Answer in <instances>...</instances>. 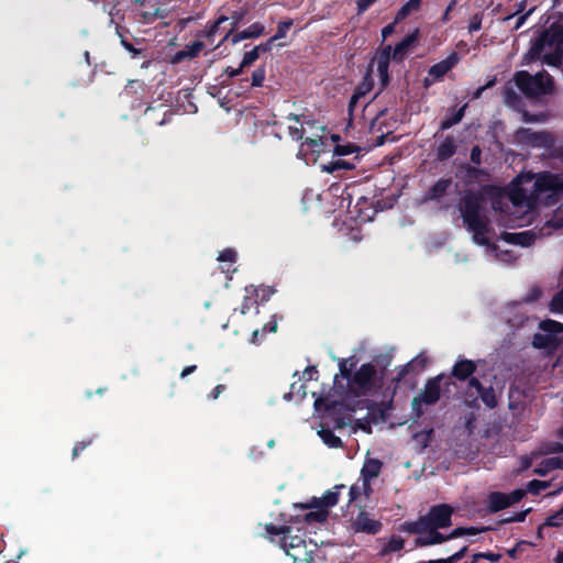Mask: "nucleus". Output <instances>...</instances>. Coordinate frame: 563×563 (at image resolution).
I'll return each instance as SVG.
<instances>
[{
    "label": "nucleus",
    "instance_id": "obj_55",
    "mask_svg": "<svg viewBox=\"0 0 563 563\" xmlns=\"http://www.w3.org/2000/svg\"><path fill=\"white\" fill-rule=\"evenodd\" d=\"M533 11V9H530L527 13L525 14H521L517 18V21H516V24H515V30H518L519 27H521V25H523V23L526 22L528 15Z\"/></svg>",
    "mask_w": 563,
    "mask_h": 563
},
{
    "label": "nucleus",
    "instance_id": "obj_60",
    "mask_svg": "<svg viewBox=\"0 0 563 563\" xmlns=\"http://www.w3.org/2000/svg\"><path fill=\"white\" fill-rule=\"evenodd\" d=\"M186 58H188V56H187V52H186V49L184 48V49H181V51L177 52V53L174 55V57H173V62H174V63H180L181 60H184V59H186Z\"/></svg>",
    "mask_w": 563,
    "mask_h": 563
},
{
    "label": "nucleus",
    "instance_id": "obj_14",
    "mask_svg": "<svg viewBox=\"0 0 563 563\" xmlns=\"http://www.w3.org/2000/svg\"><path fill=\"white\" fill-rule=\"evenodd\" d=\"M419 30L416 29L411 34L407 35L399 42L395 48H391V57L401 60L417 44Z\"/></svg>",
    "mask_w": 563,
    "mask_h": 563
},
{
    "label": "nucleus",
    "instance_id": "obj_28",
    "mask_svg": "<svg viewBox=\"0 0 563 563\" xmlns=\"http://www.w3.org/2000/svg\"><path fill=\"white\" fill-rule=\"evenodd\" d=\"M354 165L347 161L338 158L321 166L322 172L334 174L339 170L352 169Z\"/></svg>",
    "mask_w": 563,
    "mask_h": 563
},
{
    "label": "nucleus",
    "instance_id": "obj_13",
    "mask_svg": "<svg viewBox=\"0 0 563 563\" xmlns=\"http://www.w3.org/2000/svg\"><path fill=\"white\" fill-rule=\"evenodd\" d=\"M316 550L317 544L309 541L294 551L289 550L287 555L292 559V563H313Z\"/></svg>",
    "mask_w": 563,
    "mask_h": 563
},
{
    "label": "nucleus",
    "instance_id": "obj_38",
    "mask_svg": "<svg viewBox=\"0 0 563 563\" xmlns=\"http://www.w3.org/2000/svg\"><path fill=\"white\" fill-rule=\"evenodd\" d=\"M205 47V44L200 41H196L194 43H191L190 45H187L185 47L186 52H187V56L188 58H195L196 56H198L200 54V52Z\"/></svg>",
    "mask_w": 563,
    "mask_h": 563
},
{
    "label": "nucleus",
    "instance_id": "obj_51",
    "mask_svg": "<svg viewBox=\"0 0 563 563\" xmlns=\"http://www.w3.org/2000/svg\"><path fill=\"white\" fill-rule=\"evenodd\" d=\"M474 556H475L476 560L478 558H484V559L489 560L490 562H497L500 559V554L490 553V552L489 553H479V554H476Z\"/></svg>",
    "mask_w": 563,
    "mask_h": 563
},
{
    "label": "nucleus",
    "instance_id": "obj_34",
    "mask_svg": "<svg viewBox=\"0 0 563 563\" xmlns=\"http://www.w3.org/2000/svg\"><path fill=\"white\" fill-rule=\"evenodd\" d=\"M405 545V541L400 537H393L385 545L383 552L390 553L400 551Z\"/></svg>",
    "mask_w": 563,
    "mask_h": 563
},
{
    "label": "nucleus",
    "instance_id": "obj_26",
    "mask_svg": "<svg viewBox=\"0 0 563 563\" xmlns=\"http://www.w3.org/2000/svg\"><path fill=\"white\" fill-rule=\"evenodd\" d=\"M323 146H324V141L322 140V137H318V139L307 137L301 143L300 150L298 152V157L305 158L306 150H311L312 152H320Z\"/></svg>",
    "mask_w": 563,
    "mask_h": 563
},
{
    "label": "nucleus",
    "instance_id": "obj_45",
    "mask_svg": "<svg viewBox=\"0 0 563 563\" xmlns=\"http://www.w3.org/2000/svg\"><path fill=\"white\" fill-rule=\"evenodd\" d=\"M482 21H483L482 14L477 13V14L473 15L470 21V24H468V32L474 33V32L479 31L482 27Z\"/></svg>",
    "mask_w": 563,
    "mask_h": 563
},
{
    "label": "nucleus",
    "instance_id": "obj_63",
    "mask_svg": "<svg viewBox=\"0 0 563 563\" xmlns=\"http://www.w3.org/2000/svg\"><path fill=\"white\" fill-rule=\"evenodd\" d=\"M553 222L555 227L563 229V211L554 216Z\"/></svg>",
    "mask_w": 563,
    "mask_h": 563
},
{
    "label": "nucleus",
    "instance_id": "obj_54",
    "mask_svg": "<svg viewBox=\"0 0 563 563\" xmlns=\"http://www.w3.org/2000/svg\"><path fill=\"white\" fill-rule=\"evenodd\" d=\"M376 0H358L357 7L360 12L367 10Z\"/></svg>",
    "mask_w": 563,
    "mask_h": 563
},
{
    "label": "nucleus",
    "instance_id": "obj_31",
    "mask_svg": "<svg viewBox=\"0 0 563 563\" xmlns=\"http://www.w3.org/2000/svg\"><path fill=\"white\" fill-rule=\"evenodd\" d=\"M466 551H467V545H464L449 558L429 560L427 563H457L465 555Z\"/></svg>",
    "mask_w": 563,
    "mask_h": 563
},
{
    "label": "nucleus",
    "instance_id": "obj_52",
    "mask_svg": "<svg viewBox=\"0 0 563 563\" xmlns=\"http://www.w3.org/2000/svg\"><path fill=\"white\" fill-rule=\"evenodd\" d=\"M526 516H527V511H521L517 515H515L514 517H510V518H506L504 521L505 522H521L526 519Z\"/></svg>",
    "mask_w": 563,
    "mask_h": 563
},
{
    "label": "nucleus",
    "instance_id": "obj_6",
    "mask_svg": "<svg viewBox=\"0 0 563 563\" xmlns=\"http://www.w3.org/2000/svg\"><path fill=\"white\" fill-rule=\"evenodd\" d=\"M515 84L529 98L549 95L554 89L552 78L545 73L532 76L528 71H518L515 75Z\"/></svg>",
    "mask_w": 563,
    "mask_h": 563
},
{
    "label": "nucleus",
    "instance_id": "obj_47",
    "mask_svg": "<svg viewBox=\"0 0 563 563\" xmlns=\"http://www.w3.org/2000/svg\"><path fill=\"white\" fill-rule=\"evenodd\" d=\"M525 495H526L525 489H516V490L511 492L510 494H507L509 506L520 501Z\"/></svg>",
    "mask_w": 563,
    "mask_h": 563
},
{
    "label": "nucleus",
    "instance_id": "obj_58",
    "mask_svg": "<svg viewBox=\"0 0 563 563\" xmlns=\"http://www.w3.org/2000/svg\"><path fill=\"white\" fill-rule=\"evenodd\" d=\"M395 25L396 23H390L388 25H386L383 30H382V35L384 38L388 37L389 35H391L395 31Z\"/></svg>",
    "mask_w": 563,
    "mask_h": 563
},
{
    "label": "nucleus",
    "instance_id": "obj_33",
    "mask_svg": "<svg viewBox=\"0 0 563 563\" xmlns=\"http://www.w3.org/2000/svg\"><path fill=\"white\" fill-rule=\"evenodd\" d=\"M549 308L552 313L563 314V288L554 295Z\"/></svg>",
    "mask_w": 563,
    "mask_h": 563
},
{
    "label": "nucleus",
    "instance_id": "obj_36",
    "mask_svg": "<svg viewBox=\"0 0 563 563\" xmlns=\"http://www.w3.org/2000/svg\"><path fill=\"white\" fill-rule=\"evenodd\" d=\"M252 308H257V298L255 295L246 294L240 311L242 314H246Z\"/></svg>",
    "mask_w": 563,
    "mask_h": 563
},
{
    "label": "nucleus",
    "instance_id": "obj_44",
    "mask_svg": "<svg viewBox=\"0 0 563 563\" xmlns=\"http://www.w3.org/2000/svg\"><path fill=\"white\" fill-rule=\"evenodd\" d=\"M464 108H465V107H462V108H461V109H460V110L454 114V117H453V118H451V119H448V120L443 121V122H442V129H449V128H451L452 125H454V124L459 123V122L462 120L463 115H464Z\"/></svg>",
    "mask_w": 563,
    "mask_h": 563
},
{
    "label": "nucleus",
    "instance_id": "obj_16",
    "mask_svg": "<svg viewBox=\"0 0 563 563\" xmlns=\"http://www.w3.org/2000/svg\"><path fill=\"white\" fill-rule=\"evenodd\" d=\"M382 466V462L377 459L366 460L361 472L363 477V488L365 490L369 489V482L378 476Z\"/></svg>",
    "mask_w": 563,
    "mask_h": 563
},
{
    "label": "nucleus",
    "instance_id": "obj_37",
    "mask_svg": "<svg viewBox=\"0 0 563 563\" xmlns=\"http://www.w3.org/2000/svg\"><path fill=\"white\" fill-rule=\"evenodd\" d=\"M328 518V512L325 510H317L310 511L306 514L305 520L307 522H323Z\"/></svg>",
    "mask_w": 563,
    "mask_h": 563
},
{
    "label": "nucleus",
    "instance_id": "obj_53",
    "mask_svg": "<svg viewBox=\"0 0 563 563\" xmlns=\"http://www.w3.org/2000/svg\"><path fill=\"white\" fill-rule=\"evenodd\" d=\"M481 154H482V152H481L479 147H477V146L473 147L472 152H471L472 162L478 165L481 163Z\"/></svg>",
    "mask_w": 563,
    "mask_h": 563
},
{
    "label": "nucleus",
    "instance_id": "obj_24",
    "mask_svg": "<svg viewBox=\"0 0 563 563\" xmlns=\"http://www.w3.org/2000/svg\"><path fill=\"white\" fill-rule=\"evenodd\" d=\"M475 371V364L470 360H462L453 367V375L459 379H465Z\"/></svg>",
    "mask_w": 563,
    "mask_h": 563
},
{
    "label": "nucleus",
    "instance_id": "obj_59",
    "mask_svg": "<svg viewBox=\"0 0 563 563\" xmlns=\"http://www.w3.org/2000/svg\"><path fill=\"white\" fill-rule=\"evenodd\" d=\"M90 443V441L88 442H79L77 443L75 446H74V450H73V457H76L80 451L85 450L86 446Z\"/></svg>",
    "mask_w": 563,
    "mask_h": 563
},
{
    "label": "nucleus",
    "instance_id": "obj_4",
    "mask_svg": "<svg viewBox=\"0 0 563 563\" xmlns=\"http://www.w3.org/2000/svg\"><path fill=\"white\" fill-rule=\"evenodd\" d=\"M452 514V507L442 504L432 507L426 516L410 523L408 530L418 534L416 544L420 547L434 545L466 534L477 533L475 528H456L448 536L438 532V529L451 526Z\"/></svg>",
    "mask_w": 563,
    "mask_h": 563
},
{
    "label": "nucleus",
    "instance_id": "obj_62",
    "mask_svg": "<svg viewBox=\"0 0 563 563\" xmlns=\"http://www.w3.org/2000/svg\"><path fill=\"white\" fill-rule=\"evenodd\" d=\"M504 93H505V102L510 104L512 96H515V92H514L512 88L511 87H506Z\"/></svg>",
    "mask_w": 563,
    "mask_h": 563
},
{
    "label": "nucleus",
    "instance_id": "obj_48",
    "mask_svg": "<svg viewBox=\"0 0 563 563\" xmlns=\"http://www.w3.org/2000/svg\"><path fill=\"white\" fill-rule=\"evenodd\" d=\"M117 33L118 35L121 37V44L122 46L129 51L130 53H132L133 56H136L137 54H140V51L136 49L131 43H129L126 40H124L119 31V27H117Z\"/></svg>",
    "mask_w": 563,
    "mask_h": 563
},
{
    "label": "nucleus",
    "instance_id": "obj_3",
    "mask_svg": "<svg viewBox=\"0 0 563 563\" xmlns=\"http://www.w3.org/2000/svg\"><path fill=\"white\" fill-rule=\"evenodd\" d=\"M460 211L467 231L472 233L474 243L485 247V253L490 262L511 264L517 260V254L512 250L503 249L499 244L492 243L495 232L489 227L481 201L475 195L467 194L463 197Z\"/></svg>",
    "mask_w": 563,
    "mask_h": 563
},
{
    "label": "nucleus",
    "instance_id": "obj_21",
    "mask_svg": "<svg viewBox=\"0 0 563 563\" xmlns=\"http://www.w3.org/2000/svg\"><path fill=\"white\" fill-rule=\"evenodd\" d=\"M264 30H265V27L262 23H258V22L253 23L247 29L233 35L232 43L236 44L246 38H256L264 33Z\"/></svg>",
    "mask_w": 563,
    "mask_h": 563
},
{
    "label": "nucleus",
    "instance_id": "obj_61",
    "mask_svg": "<svg viewBox=\"0 0 563 563\" xmlns=\"http://www.w3.org/2000/svg\"><path fill=\"white\" fill-rule=\"evenodd\" d=\"M224 388L225 386L221 384L216 386V388L209 395V398L213 400L217 399L220 396V394L224 390Z\"/></svg>",
    "mask_w": 563,
    "mask_h": 563
},
{
    "label": "nucleus",
    "instance_id": "obj_35",
    "mask_svg": "<svg viewBox=\"0 0 563 563\" xmlns=\"http://www.w3.org/2000/svg\"><path fill=\"white\" fill-rule=\"evenodd\" d=\"M549 486L550 482L533 479L528 483L527 490L531 494L538 495Z\"/></svg>",
    "mask_w": 563,
    "mask_h": 563
},
{
    "label": "nucleus",
    "instance_id": "obj_23",
    "mask_svg": "<svg viewBox=\"0 0 563 563\" xmlns=\"http://www.w3.org/2000/svg\"><path fill=\"white\" fill-rule=\"evenodd\" d=\"M451 185V179L438 180L426 194L424 200H434L441 198L448 191Z\"/></svg>",
    "mask_w": 563,
    "mask_h": 563
},
{
    "label": "nucleus",
    "instance_id": "obj_39",
    "mask_svg": "<svg viewBox=\"0 0 563 563\" xmlns=\"http://www.w3.org/2000/svg\"><path fill=\"white\" fill-rule=\"evenodd\" d=\"M292 25L291 20L283 21L278 24L276 34L272 37L274 41L284 38L287 35L288 30Z\"/></svg>",
    "mask_w": 563,
    "mask_h": 563
},
{
    "label": "nucleus",
    "instance_id": "obj_64",
    "mask_svg": "<svg viewBox=\"0 0 563 563\" xmlns=\"http://www.w3.org/2000/svg\"><path fill=\"white\" fill-rule=\"evenodd\" d=\"M196 371V365H189V366H186L181 374H180V377L181 378H185L187 375L194 373Z\"/></svg>",
    "mask_w": 563,
    "mask_h": 563
},
{
    "label": "nucleus",
    "instance_id": "obj_42",
    "mask_svg": "<svg viewBox=\"0 0 563 563\" xmlns=\"http://www.w3.org/2000/svg\"><path fill=\"white\" fill-rule=\"evenodd\" d=\"M265 80V69L260 67L255 69L252 74V86L261 87Z\"/></svg>",
    "mask_w": 563,
    "mask_h": 563
},
{
    "label": "nucleus",
    "instance_id": "obj_40",
    "mask_svg": "<svg viewBox=\"0 0 563 563\" xmlns=\"http://www.w3.org/2000/svg\"><path fill=\"white\" fill-rule=\"evenodd\" d=\"M258 57L260 54L255 48L246 52L241 62V68L251 66Z\"/></svg>",
    "mask_w": 563,
    "mask_h": 563
},
{
    "label": "nucleus",
    "instance_id": "obj_41",
    "mask_svg": "<svg viewBox=\"0 0 563 563\" xmlns=\"http://www.w3.org/2000/svg\"><path fill=\"white\" fill-rule=\"evenodd\" d=\"M218 261L233 264L236 261V252L232 249H227L219 254Z\"/></svg>",
    "mask_w": 563,
    "mask_h": 563
},
{
    "label": "nucleus",
    "instance_id": "obj_30",
    "mask_svg": "<svg viewBox=\"0 0 563 563\" xmlns=\"http://www.w3.org/2000/svg\"><path fill=\"white\" fill-rule=\"evenodd\" d=\"M245 294H252L255 295L257 299H261V301H267L271 296L274 294V290L271 287H261L257 288L253 285L245 287Z\"/></svg>",
    "mask_w": 563,
    "mask_h": 563
},
{
    "label": "nucleus",
    "instance_id": "obj_29",
    "mask_svg": "<svg viewBox=\"0 0 563 563\" xmlns=\"http://www.w3.org/2000/svg\"><path fill=\"white\" fill-rule=\"evenodd\" d=\"M318 434L323 443L329 448H340L342 445L341 439L336 437L330 429L322 428L318 431Z\"/></svg>",
    "mask_w": 563,
    "mask_h": 563
},
{
    "label": "nucleus",
    "instance_id": "obj_11",
    "mask_svg": "<svg viewBox=\"0 0 563 563\" xmlns=\"http://www.w3.org/2000/svg\"><path fill=\"white\" fill-rule=\"evenodd\" d=\"M351 530L354 533L376 534L382 530V522L362 510L352 519Z\"/></svg>",
    "mask_w": 563,
    "mask_h": 563
},
{
    "label": "nucleus",
    "instance_id": "obj_57",
    "mask_svg": "<svg viewBox=\"0 0 563 563\" xmlns=\"http://www.w3.org/2000/svg\"><path fill=\"white\" fill-rule=\"evenodd\" d=\"M289 133L294 140H302L303 137L301 130L296 126H289Z\"/></svg>",
    "mask_w": 563,
    "mask_h": 563
},
{
    "label": "nucleus",
    "instance_id": "obj_15",
    "mask_svg": "<svg viewBox=\"0 0 563 563\" xmlns=\"http://www.w3.org/2000/svg\"><path fill=\"white\" fill-rule=\"evenodd\" d=\"M537 234L532 230L518 232V233H504L501 239L505 243L530 246L536 241Z\"/></svg>",
    "mask_w": 563,
    "mask_h": 563
},
{
    "label": "nucleus",
    "instance_id": "obj_2",
    "mask_svg": "<svg viewBox=\"0 0 563 563\" xmlns=\"http://www.w3.org/2000/svg\"><path fill=\"white\" fill-rule=\"evenodd\" d=\"M349 361L339 362L340 373L334 376V388L342 396V401L352 410L371 409L384 395L386 371L366 363L351 373L347 368Z\"/></svg>",
    "mask_w": 563,
    "mask_h": 563
},
{
    "label": "nucleus",
    "instance_id": "obj_10",
    "mask_svg": "<svg viewBox=\"0 0 563 563\" xmlns=\"http://www.w3.org/2000/svg\"><path fill=\"white\" fill-rule=\"evenodd\" d=\"M514 142L522 146L550 148L553 145V137L544 131L522 128L514 134Z\"/></svg>",
    "mask_w": 563,
    "mask_h": 563
},
{
    "label": "nucleus",
    "instance_id": "obj_8",
    "mask_svg": "<svg viewBox=\"0 0 563 563\" xmlns=\"http://www.w3.org/2000/svg\"><path fill=\"white\" fill-rule=\"evenodd\" d=\"M266 532L273 543H276L287 554L289 550L294 551L307 541L299 534H292V529L287 526L277 527L274 525L266 526Z\"/></svg>",
    "mask_w": 563,
    "mask_h": 563
},
{
    "label": "nucleus",
    "instance_id": "obj_43",
    "mask_svg": "<svg viewBox=\"0 0 563 563\" xmlns=\"http://www.w3.org/2000/svg\"><path fill=\"white\" fill-rule=\"evenodd\" d=\"M563 522V508L556 514L547 518L544 525L548 527H559Z\"/></svg>",
    "mask_w": 563,
    "mask_h": 563
},
{
    "label": "nucleus",
    "instance_id": "obj_9",
    "mask_svg": "<svg viewBox=\"0 0 563 563\" xmlns=\"http://www.w3.org/2000/svg\"><path fill=\"white\" fill-rule=\"evenodd\" d=\"M440 395V378L435 377L428 380L423 391L412 400V411L416 418H420L424 413L427 406L434 405L439 400Z\"/></svg>",
    "mask_w": 563,
    "mask_h": 563
},
{
    "label": "nucleus",
    "instance_id": "obj_20",
    "mask_svg": "<svg viewBox=\"0 0 563 563\" xmlns=\"http://www.w3.org/2000/svg\"><path fill=\"white\" fill-rule=\"evenodd\" d=\"M554 470H563V456H552L541 461L534 473L539 476H545Z\"/></svg>",
    "mask_w": 563,
    "mask_h": 563
},
{
    "label": "nucleus",
    "instance_id": "obj_49",
    "mask_svg": "<svg viewBox=\"0 0 563 563\" xmlns=\"http://www.w3.org/2000/svg\"><path fill=\"white\" fill-rule=\"evenodd\" d=\"M227 20H228V18H227V16H221V18H219V19H218V21H217V22H214V23H213V25H212V26L210 27V30L208 31L207 36H208V37H212V36L217 33L219 25H220L221 23H223L224 21H227Z\"/></svg>",
    "mask_w": 563,
    "mask_h": 563
},
{
    "label": "nucleus",
    "instance_id": "obj_56",
    "mask_svg": "<svg viewBox=\"0 0 563 563\" xmlns=\"http://www.w3.org/2000/svg\"><path fill=\"white\" fill-rule=\"evenodd\" d=\"M555 452H563V444L555 443L551 444L549 448L544 450V454L555 453Z\"/></svg>",
    "mask_w": 563,
    "mask_h": 563
},
{
    "label": "nucleus",
    "instance_id": "obj_17",
    "mask_svg": "<svg viewBox=\"0 0 563 563\" xmlns=\"http://www.w3.org/2000/svg\"><path fill=\"white\" fill-rule=\"evenodd\" d=\"M391 55V46H386L376 58L377 73L382 81V86L385 87L388 82V67Z\"/></svg>",
    "mask_w": 563,
    "mask_h": 563
},
{
    "label": "nucleus",
    "instance_id": "obj_18",
    "mask_svg": "<svg viewBox=\"0 0 563 563\" xmlns=\"http://www.w3.org/2000/svg\"><path fill=\"white\" fill-rule=\"evenodd\" d=\"M459 62V56L456 53H452L448 58L441 60L440 63L433 65L429 70V76L433 77V79H439L443 77L449 70L452 69Z\"/></svg>",
    "mask_w": 563,
    "mask_h": 563
},
{
    "label": "nucleus",
    "instance_id": "obj_1",
    "mask_svg": "<svg viewBox=\"0 0 563 563\" xmlns=\"http://www.w3.org/2000/svg\"><path fill=\"white\" fill-rule=\"evenodd\" d=\"M563 197V173L542 172L521 174L508 192H500L493 200V210L500 227L520 228L530 224L541 200L551 205Z\"/></svg>",
    "mask_w": 563,
    "mask_h": 563
},
{
    "label": "nucleus",
    "instance_id": "obj_22",
    "mask_svg": "<svg viewBox=\"0 0 563 563\" xmlns=\"http://www.w3.org/2000/svg\"><path fill=\"white\" fill-rule=\"evenodd\" d=\"M487 507L490 511L496 512L509 507L507 494L494 492L488 495Z\"/></svg>",
    "mask_w": 563,
    "mask_h": 563
},
{
    "label": "nucleus",
    "instance_id": "obj_7",
    "mask_svg": "<svg viewBox=\"0 0 563 563\" xmlns=\"http://www.w3.org/2000/svg\"><path fill=\"white\" fill-rule=\"evenodd\" d=\"M563 341V324L554 320L540 322L532 344L537 349L553 350Z\"/></svg>",
    "mask_w": 563,
    "mask_h": 563
},
{
    "label": "nucleus",
    "instance_id": "obj_19",
    "mask_svg": "<svg viewBox=\"0 0 563 563\" xmlns=\"http://www.w3.org/2000/svg\"><path fill=\"white\" fill-rule=\"evenodd\" d=\"M373 88V79L369 74H366V76L363 78L362 82L357 86L354 93L351 97L349 108L351 111L354 110L357 102L366 95Z\"/></svg>",
    "mask_w": 563,
    "mask_h": 563
},
{
    "label": "nucleus",
    "instance_id": "obj_25",
    "mask_svg": "<svg viewBox=\"0 0 563 563\" xmlns=\"http://www.w3.org/2000/svg\"><path fill=\"white\" fill-rule=\"evenodd\" d=\"M344 488V485H338L333 490H328L320 499H316L318 507H333L339 501V489Z\"/></svg>",
    "mask_w": 563,
    "mask_h": 563
},
{
    "label": "nucleus",
    "instance_id": "obj_32",
    "mask_svg": "<svg viewBox=\"0 0 563 563\" xmlns=\"http://www.w3.org/2000/svg\"><path fill=\"white\" fill-rule=\"evenodd\" d=\"M455 152V146L452 141L445 140L438 150V156L441 159H446L451 157Z\"/></svg>",
    "mask_w": 563,
    "mask_h": 563
},
{
    "label": "nucleus",
    "instance_id": "obj_12",
    "mask_svg": "<svg viewBox=\"0 0 563 563\" xmlns=\"http://www.w3.org/2000/svg\"><path fill=\"white\" fill-rule=\"evenodd\" d=\"M472 389L475 390V393L481 397L483 402L488 408L496 407L497 398H496L495 390L492 387L484 388L476 378H471L470 384H468V393L471 396L473 395Z\"/></svg>",
    "mask_w": 563,
    "mask_h": 563
},
{
    "label": "nucleus",
    "instance_id": "obj_27",
    "mask_svg": "<svg viewBox=\"0 0 563 563\" xmlns=\"http://www.w3.org/2000/svg\"><path fill=\"white\" fill-rule=\"evenodd\" d=\"M420 5H421V0H409L408 2H406L400 8V10L397 12L396 18H395V23H398L401 20L406 19L412 12L418 11Z\"/></svg>",
    "mask_w": 563,
    "mask_h": 563
},
{
    "label": "nucleus",
    "instance_id": "obj_50",
    "mask_svg": "<svg viewBox=\"0 0 563 563\" xmlns=\"http://www.w3.org/2000/svg\"><path fill=\"white\" fill-rule=\"evenodd\" d=\"M274 42L275 41L273 38H269L266 43H262V44L255 46L254 48L258 52V54L265 53V52L271 51Z\"/></svg>",
    "mask_w": 563,
    "mask_h": 563
},
{
    "label": "nucleus",
    "instance_id": "obj_5",
    "mask_svg": "<svg viewBox=\"0 0 563 563\" xmlns=\"http://www.w3.org/2000/svg\"><path fill=\"white\" fill-rule=\"evenodd\" d=\"M563 57V34L549 31L533 42L529 52L525 55L527 64L540 60L550 66H556Z\"/></svg>",
    "mask_w": 563,
    "mask_h": 563
},
{
    "label": "nucleus",
    "instance_id": "obj_46",
    "mask_svg": "<svg viewBox=\"0 0 563 563\" xmlns=\"http://www.w3.org/2000/svg\"><path fill=\"white\" fill-rule=\"evenodd\" d=\"M356 150V147L352 144H347V145H338L335 147V155L338 156H344V155H350L352 153H354Z\"/></svg>",
    "mask_w": 563,
    "mask_h": 563
}]
</instances>
